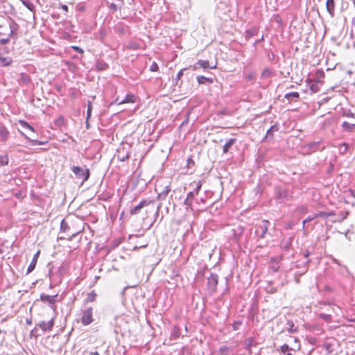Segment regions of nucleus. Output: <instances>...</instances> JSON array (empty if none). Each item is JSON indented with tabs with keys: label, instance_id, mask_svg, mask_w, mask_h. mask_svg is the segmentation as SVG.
Masks as SVG:
<instances>
[{
	"label": "nucleus",
	"instance_id": "obj_51",
	"mask_svg": "<svg viewBox=\"0 0 355 355\" xmlns=\"http://www.w3.org/2000/svg\"><path fill=\"white\" fill-rule=\"evenodd\" d=\"M219 351L222 354L227 355L229 348L227 346H222L220 347Z\"/></svg>",
	"mask_w": 355,
	"mask_h": 355
},
{
	"label": "nucleus",
	"instance_id": "obj_23",
	"mask_svg": "<svg viewBox=\"0 0 355 355\" xmlns=\"http://www.w3.org/2000/svg\"><path fill=\"white\" fill-rule=\"evenodd\" d=\"M236 138L230 139L223 146V153H227L230 150V148L236 143Z\"/></svg>",
	"mask_w": 355,
	"mask_h": 355
},
{
	"label": "nucleus",
	"instance_id": "obj_38",
	"mask_svg": "<svg viewBox=\"0 0 355 355\" xmlns=\"http://www.w3.org/2000/svg\"><path fill=\"white\" fill-rule=\"evenodd\" d=\"M107 30L104 28H101L98 33V38L103 42L107 36Z\"/></svg>",
	"mask_w": 355,
	"mask_h": 355
},
{
	"label": "nucleus",
	"instance_id": "obj_3",
	"mask_svg": "<svg viewBox=\"0 0 355 355\" xmlns=\"http://www.w3.org/2000/svg\"><path fill=\"white\" fill-rule=\"evenodd\" d=\"M80 322L83 325L87 326L94 322L93 318V309L88 307L84 310H82V317Z\"/></svg>",
	"mask_w": 355,
	"mask_h": 355
},
{
	"label": "nucleus",
	"instance_id": "obj_39",
	"mask_svg": "<svg viewBox=\"0 0 355 355\" xmlns=\"http://www.w3.org/2000/svg\"><path fill=\"white\" fill-rule=\"evenodd\" d=\"M9 27H10V34L9 35H12L15 31H16L18 28V24L12 21L11 23L9 25Z\"/></svg>",
	"mask_w": 355,
	"mask_h": 355
},
{
	"label": "nucleus",
	"instance_id": "obj_17",
	"mask_svg": "<svg viewBox=\"0 0 355 355\" xmlns=\"http://www.w3.org/2000/svg\"><path fill=\"white\" fill-rule=\"evenodd\" d=\"M181 336L180 328L178 325H175L170 335V340H175Z\"/></svg>",
	"mask_w": 355,
	"mask_h": 355
},
{
	"label": "nucleus",
	"instance_id": "obj_10",
	"mask_svg": "<svg viewBox=\"0 0 355 355\" xmlns=\"http://www.w3.org/2000/svg\"><path fill=\"white\" fill-rule=\"evenodd\" d=\"M135 101H136L135 95L132 93H128L125 95V98L121 101H119V97L116 98L115 100V103H118V105H121V104H124V103H135Z\"/></svg>",
	"mask_w": 355,
	"mask_h": 355
},
{
	"label": "nucleus",
	"instance_id": "obj_12",
	"mask_svg": "<svg viewBox=\"0 0 355 355\" xmlns=\"http://www.w3.org/2000/svg\"><path fill=\"white\" fill-rule=\"evenodd\" d=\"M335 8L336 3L334 0H327L326 9L331 17H334L335 16Z\"/></svg>",
	"mask_w": 355,
	"mask_h": 355
},
{
	"label": "nucleus",
	"instance_id": "obj_11",
	"mask_svg": "<svg viewBox=\"0 0 355 355\" xmlns=\"http://www.w3.org/2000/svg\"><path fill=\"white\" fill-rule=\"evenodd\" d=\"M191 67L193 68V70H196L198 67H202L203 69H215L216 66H210L208 60H199Z\"/></svg>",
	"mask_w": 355,
	"mask_h": 355
},
{
	"label": "nucleus",
	"instance_id": "obj_37",
	"mask_svg": "<svg viewBox=\"0 0 355 355\" xmlns=\"http://www.w3.org/2000/svg\"><path fill=\"white\" fill-rule=\"evenodd\" d=\"M139 47H140L139 44L135 41H130L127 46L128 49H132V50L139 49Z\"/></svg>",
	"mask_w": 355,
	"mask_h": 355
},
{
	"label": "nucleus",
	"instance_id": "obj_29",
	"mask_svg": "<svg viewBox=\"0 0 355 355\" xmlns=\"http://www.w3.org/2000/svg\"><path fill=\"white\" fill-rule=\"evenodd\" d=\"M318 317L327 322H331L332 321L331 313H320Z\"/></svg>",
	"mask_w": 355,
	"mask_h": 355
},
{
	"label": "nucleus",
	"instance_id": "obj_41",
	"mask_svg": "<svg viewBox=\"0 0 355 355\" xmlns=\"http://www.w3.org/2000/svg\"><path fill=\"white\" fill-rule=\"evenodd\" d=\"M92 105L90 101L87 103V121L91 117L92 111Z\"/></svg>",
	"mask_w": 355,
	"mask_h": 355
},
{
	"label": "nucleus",
	"instance_id": "obj_42",
	"mask_svg": "<svg viewBox=\"0 0 355 355\" xmlns=\"http://www.w3.org/2000/svg\"><path fill=\"white\" fill-rule=\"evenodd\" d=\"M8 164V155L0 156V165L6 166Z\"/></svg>",
	"mask_w": 355,
	"mask_h": 355
},
{
	"label": "nucleus",
	"instance_id": "obj_60",
	"mask_svg": "<svg viewBox=\"0 0 355 355\" xmlns=\"http://www.w3.org/2000/svg\"><path fill=\"white\" fill-rule=\"evenodd\" d=\"M310 253L308 250H306L303 252V256L304 258H307L309 256Z\"/></svg>",
	"mask_w": 355,
	"mask_h": 355
},
{
	"label": "nucleus",
	"instance_id": "obj_25",
	"mask_svg": "<svg viewBox=\"0 0 355 355\" xmlns=\"http://www.w3.org/2000/svg\"><path fill=\"white\" fill-rule=\"evenodd\" d=\"M71 230V227L66 219L62 220L60 223V232L67 233L69 232Z\"/></svg>",
	"mask_w": 355,
	"mask_h": 355
},
{
	"label": "nucleus",
	"instance_id": "obj_26",
	"mask_svg": "<svg viewBox=\"0 0 355 355\" xmlns=\"http://www.w3.org/2000/svg\"><path fill=\"white\" fill-rule=\"evenodd\" d=\"M258 29L255 27H252L246 30L245 37L246 40H249L251 37L257 35Z\"/></svg>",
	"mask_w": 355,
	"mask_h": 355
},
{
	"label": "nucleus",
	"instance_id": "obj_15",
	"mask_svg": "<svg viewBox=\"0 0 355 355\" xmlns=\"http://www.w3.org/2000/svg\"><path fill=\"white\" fill-rule=\"evenodd\" d=\"M170 191H171L170 186L169 185L165 186L164 187V189L160 192L157 193V199L160 201L164 200L166 198V197L168 195Z\"/></svg>",
	"mask_w": 355,
	"mask_h": 355
},
{
	"label": "nucleus",
	"instance_id": "obj_32",
	"mask_svg": "<svg viewBox=\"0 0 355 355\" xmlns=\"http://www.w3.org/2000/svg\"><path fill=\"white\" fill-rule=\"evenodd\" d=\"M21 135H23L26 139L28 140L31 144L35 145H43L45 144L44 141H41L37 139H31L28 137H27L24 132L19 131Z\"/></svg>",
	"mask_w": 355,
	"mask_h": 355
},
{
	"label": "nucleus",
	"instance_id": "obj_50",
	"mask_svg": "<svg viewBox=\"0 0 355 355\" xmlns=\"http://www.w3.org/2000/svg\"><path fill=\"white\" fill-rule=\"evenodd\" d=\"M23 3H24V6H26V7L28 9H29L31 11L33 10L35 6H34V5L32 3H31L29 1H23Z\"/></svg>",
	"mask_w": 355,
	"mask_h": 355
},
{
	"label": "nucleus",
	"instance_id": "obj_33",
	"mask_svg": "<svg viewBox=\"0 0 355 355\" xmlns=\"http://www.w3.org/2000/svg\"><path fill=\"white\" fill-rule=\"evenodd\" d=\"M96 69L98 71H103L108 68V64L103 61H99L96 63Z\"/></svg>",
	"mask_w": 355,
	"mask_h": 355
},
{
	"label": "nucleus",
	"instance_id": "obj_35",
	"mask_svg": "<svg viewBox=\"0 0 355 355\" xmlns=\"http://www.w3.org/2000/svg\"><path fill=\"white\" fill-rule=\"evenodd\" d=\"M286 324L288 327V330L290 333H294L297 331V329L295 327V324L292 320H287Z\"/></svg>",
	"mask_w": 355,
	"mask_h": 355
},
{
	"label": "nucleus",
	"instance_id": "obj_14",
	"mask_svg": "<svg viewBox=\"0 0 355 355\" xmlns=\"http://www.w3.org/2000/svg\"><path fill=\"white\" fill-rule=\"evenodd\" d=\"M130 156V153L125 150V148L118 150L116 153V157L120 162H125L129 159Z\"/></svg>",
	"mask_w": 355,
	"mask_h": 355
},
{
	"label": "nucleus",
	"instance_id": "obj_40",
	"mask_svg": "<svg viewBox=\"0 0 355 355\" xmlns=\"http://www.w3.org/2000/svg\"><path fill=\"white\" fill-rule=\"evenodd\" d=\"M272 75V71L268 69V68H266L264 69L262 72H261V77L262 78H269L270 76Z\"/></svg>",
	"mask_w": 355,
	"mask_h": 355
},
{
	"label": "nucleus",
	"instance_id": "obj_36",
	"mask_svg": "<svg viewBox=\"0 0 355 355\" xmlns=\"http://www.w3.org/2000/svg\"><path fill=\"white\" fill-rule=\"evenodd\" d=\"M19 123L21 125L22 128L28 129L32 132H35V129L33 126H31L28 123L24 120H19Z\"/></svg>",
	"mask_w": 355,
	"mask_h": 355
},
{
	"label": "nucleus",
	"instance_id": "obj_8",
	"mask_svg": "<svg viewBox=\"0 0 355 355\" xmlns=\"http://www.w3.org/2000/svg\"><path fill=\"white\" fill-rule=\"evenodd\" d=\"M58 297V295H49L44 293H42L40 295V300L44 302L47 303L49 306L53 310H55L56 306H55V301L56 297Z\"/></svg>",
	"mask_w": 355,
	"mask_h": 355
},
{
	"label": "nucleus",
	"instance_id": "obj_28",
	"mask_svg": "<svg viewBox=\"0 0 355 355\" xmlns=\"http://www.w3.org/2000/svg\"><path fill=\"white\" fill-rule=\"evenodd\" d=\"M9 135V132L7 130V128L4 125L0 126V137L3 140L7 139Z\"/></svg>",
	"mask_w": 355,
	"mask_h": 355
},
{
	"label": "nucleus",
	"instance_id": "obj_31",
	"mask_svg": "<svg viewBox=\"0 0 355 355\" xmlns=\"http://www.w3.org/2000/svg\"><path fill=\"white\" fill-rule=\"evenodd\" d=\"M96 293H95L94 291H92V292L89 293L87 295V297L86 299L85 300V302H94L96 297Z\"/></svg>",
	"mask_w": 355,
	"mask_h": 355
},
{
	"label": "nucleus",
	"instance_id": "obj_53",
	"mask_svg": "<svg viewBox=\"0 0 355 355\" xmlns=\"http://www.w3.org/2000/svg\"><path fill=\"white\" fill-rule=\"evenodd\" d=\"M316 216H317V218L320 217V218H323L325 219H327L328 218L327 212H325V211H320L318 213H316Z\"/></svg>",
	"mask_w": 355,
	"mask_h": 355
},
{
	"label": "nucleus",
	"instance_id": "obj_9",
	"mask_svg": "<svg viewBox=\"0 0 355 355\" xmlns=\"http://www.w3.org/2000/svg\"><path fill=\"white\" fill-rule=\"evenodd\" d=\"M320 144L319 141H313L310 142L309 144H306L303 146L302 149L306 153H312L313 152H315L318 150V144Z\"/></svg>",
	"mask_w": 355,
	"mask_h": 355
},
{
	"label": "nucleus",
	"instance_id": "obj_48",
	"mask_svg": "<svg viewBox=\"0 0 355 355\" xmlns=\"http://www.w3.org/2000/svg\"><path fill=\"white\" fill-rule=\"evenodd\" d=\"M291 349V348L287 344H284L280 347V351L282 353H285L286 352L289 351Z\"/></svg>",
	"mask_w": 355,
	"mask_h": 355
},
{
	"label": "nucleus",
	"instance_id": "obj_64",
	"mask_svg": "<svg viewBox=\"0 0 355 355\" xmlns=\"http://www.w3.org/2000/svg\"><path fill=\"white\" fill-rule=\"evenodd\" d=\"M327 217H329L330 216H334L335 213L334 211H329V212H327Z\"/></svg>",
	"mask_w": 355,
	"mask_h": 355
},
{
	"label": "nucleus",
	"instance_id": "obj_52",
	"mask_svg": "<svg viewBox=\"0 0 355 355\" xmlns=\"http://www.w3.org/2000/svg\"><path fill=\"white\" fill-rule=\"evenodd\" d=\"M187 167L188 168H191L192 166H193L195 165V162L191 157H189L187 158Z\"/></svg>",
	"mask_w": 355,
	"mask_h": 355
},
{
	"label": "nucleus",
	"instance_id": "obj_34",
	"mask_svg": "<svg viewBox=\"0 0 355 355\" xmlns=\"http://www.w3.org/2000/svg\"><path fill=\"white\" fill-rule=\"evenodd\" d=\"M20 81L27 85L31 82V78L28 74L22 73L20 74Z\"/></svg>",
	"mask_w": 355,
	"mask_h": 355
},
{
	"label": "nucleus",
	"instance_id": "obj_58",
	"mask_svg": "<svg viewBox=\"0 0 355 355\" xmlns=\"http://www.w3.org/2000/svg\"><path fill=\"white\" fill-rule=\"evenodd\" d=\"M162 206V202H159L157 207V210H156V215H158L159 214V210L161 209Z\"/></svg>",
	"mask_w": 355,
	"mask_h": 355
},
{
	"label": "nucleus",
	"instance_id": "obj_18",
	"mask_svg": "<svg viewBox=\"0 0 355 355\" xmlns=\"http://www.w3.org/2000/svg\"><path fill=\"white\" fill-rule=\"evenodd\" d=\"M306 83H307V85H309V87L312 92L316 93L320 91V87L318 86V85H320V83L318 81L313 83L311 79L308 78L306 80Z\"/></svg>",
	"mask_w": 355,
	"mask_h": 355
},
{
	"label": "nucleus",
	"instance_id": "obj_61",
	"mask_svg": "<svg viewBox=\"0 0 355 355\" xmlns=\"http://www.w3.org/2000/svg\"><path fill=\"white\" fill-rule=\"evenodd\" d=\"M116 31H117L118 33H123V28L121 26L117 27Z\"/></svg>",
	"mask_w": 355,
	"mask_h": 355
},
{
	"label": "nucleus",
	"instance_id": "obj_19",
	"mask_svg": "<svg viewBox=\"0 0 355 355\" xmlns=\"http://www.w3.org/2000/svg\"><path fill=\"white\" fill-rule=\"evenodd\" d=\"M279 130V125L277 123L274 124L267 130L266 135L265 138L266 139H267V138L272 139L273 133L275 132H278Z\"/></svg>",
	"mask_w": 355,
	"mask_h": 355
},
{
	"label": "nucleus",
	"instance_id": "obj_21",
	"mask_svg": "<svg viewBox=\"0 0 355 355\" xmlns=\"http://www.w3.org/2000/svg\"><path fill=\"white\" fill-rule=\"evenodd\" d=\"M196 79H197V82L199 85H202V84H206V83L212 84L214 83V79L212 78H208V77H205L204 76H197Z\"/></svg>",
	"mask_w": 355,
	"mask_h": 355
},
{
	"label": "nucleus",
	"instance_id": "obj_56",
	"mask_svg": "<svg viewBox=\"0 0 355 355\" xmlns=\"http://www.w3.org/2000/svg\"><path fill=\"white\" fill-rule=\"evenodd\" d=\"M185 69H181V70L178 73V74H177V76H176V79H177V80H180V79L182 78V75H183V71H184V70H185Z\"/></svg>",
	"mask_w": 355,
	"mask_h": 355
},
{
	"label": "nucleus",
	"instance_id": "obj_4",
	"mask_svg": "<svg viewBox=\"0 0 355 355\" xmlns=\"http://www.w3.org/2000/svg\"><path fill=\"white\" fill-rule=\"evenodd\" d=\"M288 190L281 186H277L275 188V200L279 202H284L288 198Z\"/></svg>",
	"mask_w": 355,
	"mask_h": 355
},
{
	"label": "nucleus",
	"instance_id": "obj_55",
	"mask_svg": "<svg viewBox=\"0 0 355 355\" xmlns=\"http://www.w3.org/2000/svg\"><path fill=\"white\" fill-rule=\"evenodd\" d=\"M297 210L300 213H306L307 212V207H305V206H301L300 207L297 208Z\"/></svg>",
	"mask_w": 355,
	"mask_h": 355
},
{
	"label": "nucleus",
	"instance_id": "obj_46",
	"mask_svg": "<svg viewBox=\"0 0 355 355\" xmlns=\"http://www.w3.org/2000/svg\"><path fill=\"white\" fill-rule=\"evenodd\" d=\"M317 218L316 214H313V216H309L307 218L303 220V228H304L305 223L307 222H310L314 219Z\"/></svg>",
	"mask_w": 355,
	"mask_h": 355
},
{
	"label": "nucleus",
	"instance_id": "obj_59",
	"mask_svg": "<svg viewBox=\"0 0 355 355\" xmlns=\"http://www.w3.org/2000/svg\"><path fill=\"white\" fill-rule=\"evenodd\" d=\"M263 40H264L263 36H262L261 39H259V40H256V41L254 42V44H253V45H254V46H257L259 42H261V41H263Z\"/></svg>",
	"mask_w": 355,
	"mask_h": 355
},
{
	"label": "nucleus",
	"instance_id": "obj_49",
	"mask_svg": "<svg viewBox=\"0 0 355 355\" xmlns=\"http://www.w3.org/2000/svg\"><path fill=\"white\" fill-rule=\"evenodd\" d=\"M121 6L120 5H118V4H116V3H112L110 4L109 6V8L110 10H111L113 12H116L118 9H119V7Z\"/></svg>",
	"mask_w": 355,
	"mask_h": 355
},
{
	"label": "nucleus",
	"instance_id": "obj_57",
	"mask_svg": "<svg viewBox=\"0 0 355 355\" xmlns=\"http://www.w3.org/2000/svg\"><path fill=\"white\" fill-rule=\"evenodd\" d=\"M8 42H9V39L8 38H5V39H1L0 40V44H6Z\"/></svg>",
	"mask_w": 355,
	"mask_h": 355
},
{
	"label": "nucleus",
	"instance_id": "obj_47",
	"mask_svg": "<svg viewBox=\"0 0 355 355\" xmlns=\"http://www.w3.org/2000/svg\"><path fill=\"white\" fill-rule=\"evenodd\" d=\"M159 70V67H158V64H157L156 62H153V63L151 64L150 67V71H157Z\"/></svg>",
	"mask_w": 355,
	"mask_h": 355
},
{
	"label": "nucleus",
	"instance_id": "obj_30",
	"mask_svg": "<svg viewBox=\"0 0 355 355\" xmlns=\"http://www.w3.org/2000/svg\"><path fill=\"white\" fill-rule=\"evenodd\" d=\"M342 127L347 131H353L355 129V124L351 123L347 121H344L342 124Z\"/></svg>",
	"mask_w": 355,
	"mask_h": 355
},
{
	"label": "nucleus",
	"instance_id": "obj_5",
	"mask_svg": "<svg viewBox=\"0 0 355 355\" xmlns=\"http://www.w3.org/2000/svg\"><path fill=\"white\" fill-rule=\"evenodd\" d=\"M270 223L267 220H263L259 224L256 225V234L259 238H264L266 234L268 232V226L270 225Z\"/></svg>",
	"mask_w": 355,
	"mask_h": 355
},
{
	"label": "nucleus",
	"instance_id": "obj_16",
	"mask_svg": "<svg viewBox=\"0 0 355 355\" xmlns=\"http://www.w3.org/2000/svg\"><path fill=\"white\" fill-rule=\"evenodd\" d=\"M40 250H38L33 256V259L31 262V263L29 264L28 268H27V274L31 272L35 268V266H36V263L37 262V259L39 258V256H40Z\"/></svg>",
	"mask_w": 355,
	"mask_h": 355
},
{
	"label": "nucleus",
	"instance_id": "obj_7",
	"mask_svg": "<svg viewBox=\"0 0 355 355\" xmlns=\"http://www.w3.org/2000/svg\"><path fill=\"white\" fill-rule=\"evenodd\" d=\"M155 202L154 200L144 199L141 200L137 206L130 209V214L131 215H137L140 213L141 209L144 207L148 206Z\"/></svg>",
	"mask_w": 355,
	"mask_h": 355
},
{
	"label": "nucleus",
	"instance_id": "obj_45",
	"mask_svg": "<svg viewBox=\"0 0 355 355\" xmlns=\"http://www.w3.org/2000/svg\"><path fill=\"white\" fill-rule=\"evenodd\" d=\"M64 117L62 116H60L55 121V124L57 126H62L64 124Z\"/></svg>",
	"mask_w": 355,
	"mask_h": 355
},
{
	"label": "nucleus",
	"instance_id": "obj_1",
	"mask_svg": "<svg viewBox=\"0 0 355 355\" xmlns=\"http://www.w3.org/2000/svg\"><path fill=\"white\" fill-rule=\"evenodd\" d=\"M196 183V187L193 189V191L189 192L187 193V198H185L184 201V205L186 206V209L189 210H193V202L194 200L196 199V196L198 195L199 191L201 189L202 187V182L201 181H198Z\"/></svg>",
	"mask_w": 355,
	"mask_h": 355
},
{
	"label": "nucleus",
	"instance_id": "obj_22",
	"mask_svg": "<svg viewBox=\"0 0 355 355\" xmlns=\"http://www.w3.org/2000/svg\"><path fill=\"white\" fill-rule=\"evenodd\" d=\"M291 244H292V239L291 237L284 238L281 243V248L284 250L286 251L290 249Z\"/></svg>",
	"mask_w": 355,
	"mask_h": 355
},
{
	"label": "nucleus",
	"instance_id": "obj_44",
	"mask_svg": "<svg viewBox=\"0 0 355 355\" xmlns=\"http://www.w3.org/2000/svg\"><path fill=\"white\" fill-rule=\"evenodd\" d=\"M241 324H242V322L241 321H239V320L234 321L232 323V324L233 330H234V331L238 330L240 328Z\"/></svg>",
	"mask_w": 355,
	"mask_h": 355
},
{
	"label": "nucleus",
	"instance_id": "obj_27",
	"mask_svg": "<svg viewBox=\"0 0 355 355\" xmlns=\"http://www.w3.org/2000/svg\"><path fill=\"white\" fill-rule=\"evenodd\" d=\"M324 77V71L322 69H317L314 74L313 78L316 79V81H318L320 83V85H322V82L321 79L323 78Z\"/></svg>",
	"mask_w": 355,
	"mask_h": 355
},
{
	"label": "nucleus",
	"instance_id": "obj_2",
	"mask_svg": "<svg viewBox=\"0 0 355 355\" xmlns=\"http://www.w3.org/2000/svg\"><path fill=\"white\" fill-rule=\"evenodd\" d=\"M71 171L77 178L82 179L83 182L87 181L90 175L89 170L87 168L73 166L71 167Z\"/></svg>",
	"mask_w": 355,
	"mask_h": 355
},
{
	"label": "nucleus",
	"instance_id": "obj_63",
	"mask_svg": "<svg viewBox=\"0 0 355 355\" xmlns=\"http://www.w3.org/2000/svg\"><path fill=\"white\" fill-rule=\"evenodd\" d=\"M81 232V230H77V231H76V232H71V236H76V234H78V233H79V232Z\"/></svg>",
	"mask_w": 355,
	"mask_h": 355
},
{
	"label": "nucleus",
	"instance_id": "obj_6",
	"mask_svg": "<svg viewBox=\"0 0 355 355\" xmlns=\"http://www.w3.org/2000/svg\"><path fill=\"white\" fill-rule=\"evenodd\" d=\"M218 282V276L216 274L211 273L210 276L207 278V289L208 291L213 294L217 288Z\"/></svg>",
	"mask_w": 355,
	"mask_h": 355
},
{
	"label": "nucleus",
	"instance_id": "obj_13",
	"mask_svg": "<svg viewBox=\"0 0 355 355\" xmlns=\"http://www.w3.org/2000/svg\"><path fill=\"white\" fill-rule=\"evenodd\" d=\"M37 325L44 331H51L54 325V320L51 319L49 322L41 321Z\"/></svg>",
	"mask_w": 355,
	"mask_h": 355
},
{
	"label": "nucleus",
	"instance_id": "obj_20",
	"mask_svg": "<svg viewBox=\"0 0 355 355\" xmlns=\"http://www.w3.org/2000/svg\"><path fill=\"white\" fill-rule=\"evenodd\" d=\"M284 98L291 103L292 101H297L300 98V94L297 92L287 93L284 95Z\"/></svg>",
	"mask_w": 355,
	"mask_h": 355
},
{
	"label": "nucleus",
	"instance_id": "obj_43",
	"mask_svg": "<svg viewBox=\"0 0 355 355\" xmlns=\"http://www.w3.org/2000/svg\"><path fill=\"white\" fill-rule=\"evenodd\" d=\"M347 215H348V212H343V211H341L340 213V219L332 220V222L333 223H336V222L341 223L343 220H345L347 217Z\"/></svg>",
	"mask_w": 355,
	"mask_h": 355
},
{
	"label": "nucleus",
	"instance_id": "obj_54",
	"mask_svg": "<svg viewBox=\"0 0 355 355\" xmlns=\"http://www.w3.org/2000/svg\"><path fill=\"white\" fill-rule=\"evenodd\" d=\"M73 49H74L76 52L83 54L84 53V51L83 49H81L79 46H71Z\"/></svg>",
	"mask_w": 355,
	"mask_h": 355
},
{
	"label": "nucleus",
	"instance_id": "obj_62",
	"mask_svg": "<svg viewBox=\"0 0 355 355\" xmlns=\"http://www.w3.org/2000/svg\"><path fill=\"white\" fill-rule=\"evenodd\" d=\"M61 8L65 12L68 11V6L67 5H62Z\"/></svg>",
	"mask_w": 355,
	"mask_h": 355
},
{
	"label": "nucleus",
	"instance_id": "obj_24",
	"mask_svg": "<svg viewBox=\"0 0 355 355\" xmlns=\"http://www.w3.org/2000/svg\"><path fill=\"white\" fill-rule=\"evenodd\" d=\"M12 60L10 57H3L0 55V66L7 67L11 64Z\"/></svg>",
	"mask_w": 355,
	"mask_h": 355
}]
</instances>
